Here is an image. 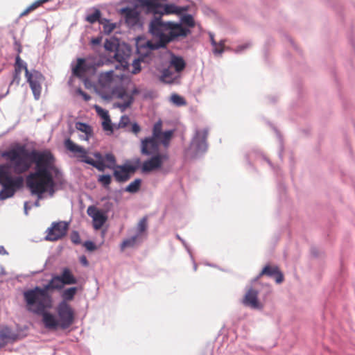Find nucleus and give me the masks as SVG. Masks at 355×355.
<instances>
[{"mask_svg": "<svg viewBox=\"0 0 355 355\" xmlns=\"http://www.w3.org/2000/svg\"><path fill=\"white\" fill-rule=\"evenodd\" d=\"M1 157L10 162L0 164V184L2 189L0 191V200H4L14 196L15 193L24 186L22 176H12L9 169L12 166L16 174L20 175L28 171L34 162L35 171L30 173L26 178V183L32 195L43 198V194L47 192L50 196L55 193V181L51 171L58 173L55 166V158L49 150L29 151L24 145H17L15 147L5 150Z\"/></svg>", "mask_w": 355, "mask_h": 355, "instance_id": "obj_1", "label": "nucleus"}, {"mask_svg": "<svg viewBox=\"0 0 355 355\" xmlns=\"http://www.w3.org/2000/svg\"><path fill=\"white\" fill-rule=\"evenodd\" d=\"M149 32L154 37H157L159 42L153 43L151 41H147L144 46L138 48L139 53H142L141 50L145 49L147 52L144 54L148 55L149 51L164 46L179 37H186L190 33L189 29L183 27L180 24L164 21L160 15H153L149 24Z\"/></svg>", "mask_w": 355, "mask_h": 355, "instance_id": "obj_2", "label": "nucleus"}, {"mask_svg": "<svg viewBox=\"0 0 355 355\" xmlns=\"http://www.w3.org/2000/svg\"><path fill=\"white\" fill-rule=\"evenodd\" d=\"M24 299L28 311L40 315L48 313L46 310L53 306L52 296L44 287L35 286L24 292Z\"/></svg>", "mask_w": 355, "mask_h": 355, "instance_id": "obj_3", "label": "nucleus"}, {"mask_svg": "<svg viewBox=\"0 0 355 355\" xmlns=\"http://www.w3.org/2000/svg\"><path fill=\"white\" fill-rule=\"evenodd\" d=\"M58 319L51 313L44 314L42 322L49 329H57L58 327L65 329L74 322L75 313L70 304L66 302H60L56 308Z\"/></svg>", "mask_w": 355, "mask_h": 355, "instance_id": "obj_4", "label": "nucleus"}, {"mask_svg": "<svg viewBox=\"0 0 355 355\" xmlns=\"http://www.w3.org/2000/svg\"><path fill=\"white\" fill-rule=\"evenodd\" d=\"M65 148L71 153L77 154V157L80 158V161L92 165L99 171H104L105 169V164L103 162V157L98 153H94V156L96 158V160H94L91 157H88L87 151L82 146L75 144L70 139H67L64 141Z\"/></svg>", "mask_w": 355, "mask_h": 355, "instance_id": "obj_5", "label": "nucleus"}, {"mask_svg": "<svg viewBox=\"0 0 355 355\" xmlns=\"http://www.w3.org/2000/svg\"><path fill=\"white\" fill-rule=\"evenodd\" d=\"M69 228V225L64 221L53 222L46 230V240L58 241L64 237Z\"/></svg>", "mask_w": 355, "mask_h": 355, "instance_id": "obj_6", "label": "nucleus"}, {"mask_svg": "<svg viewBox=\"0 0 355 355\" xmlns=\"http://www.w3.org/2000/svg\"><path fill=\"white\" fill-rule=\"evenodd\" d=\"M105 50L114 52V58L116 61L121 64L127 62L126 59L130 55V50L127 49V52H123L121 53L123 46H120L119 41L115 38L107 39L104 44Z\"/></svg>", "mask_w": 355, "mask_h": 355, "instance_id": "obj_7", "label": "nucleus"}, {"mask_svg": "<svg viewBox=\"0 0 355 355\" xmlns=\"http://www.w3.org/2000/svg\"><path fill=\"white\" fill-rule=\"evenodd\" d=\"M168 156L166 153H157L150 159L144 161L141 166L142 173H148L160 168L164 161L167 160Z\"/></svg>", "mask_w": 355, "mask_h": 355, "instance_id": "obj_8", "label": "nucleus"}, {"mask_svg": "<svg viewBox=\"0 0 355 355\" xmlns=\"http://www.w3.org/2000/svg\"><path fill=\"white\" fill-rule=\"evenodd\" d=\"M26 78L29 83L35 99L38 100L41 95L42 83L44 80L43 75L40 71L33 70Z\"/></svg>", "mask_w": 355, "mask_h": 355, "instance_id": "obj_9", "label": "nucleus"}, {"mask_svg": "<svg viewBox=\"0 0 355 355\" xmlns=\"http://www.w3.org/2000/svg\"><path fill=\"white\" fill-rule=\"evenodd\" d=\"M159 139L153 137H148L143 139L141 141V153L145 155H157L159 150Z\"/></svg>", "mask_w": 355, "mask_h": 355, "instance_id": "obj_10", "label": "nucleus"}, {"mask_svg": "<svg viewBox=\"0 0 355 355\" xmlns=\"http://www.w3.org/2000/svg\"><path fill=\"white\" fill-rule=\"evenodd\" d=\"M113 170L115 180L119 182H125L130 178V175L136 171L137 168L131 164H125L117 165Z\"/></svg>", "mask_w": 355, "mask_h": 355, "instance_id": "obj_11", "label": "nucleus"}, {"mask_svg": "<svg viewBox=\"0 0 355 355\" xmlns=\"http://www.w3.org/2000/svg\"><path fill=\"white\" fill-rule=\"evenodd\" d=\"M173 134V132L172 130L162 132V122L159 120L154 124L151 137L159 139L161 144H162L165 148H167Z\"/></svg>", "mask_w": 355, "mask_h": 355, "instance_id": "obj_12", "label": "nucleus"}, {"mask_svg": "<svg viewBox=\"0 0 355 355\" xmlns=\"http://www.w3.org/2000/svg\"><path fill=\"white\" fill-rule=\"evenodd\" d=\"M113 95L119 99L123 101V103H116V106L119 107L121 111L125 110L134 101L132 95H130L124 88H117L113 91Z\"/></svg>", "mask_w": 355, "mask_h": 355, "instance_id": "obj_13", "label": "nucleus"}, {"mask_svg": "<svg viewBox=\"0 0 355 355\" xmlns=\"http://www.w3.org/2000/svg\"><path fill=\"white\" fill-rule=\"evenodd\" d=\"M87 214L93 219V227L100 230L107 220V216L94 206H89L87 210Z\"/></svg>", "mask_w": 355, "mask_h": 355, "instance_id": "obj_14", "label": "nucleus"}, {"mask_svg": "<svg viewBox=\"0 0 355 355\" xmlns=\"http://www.w3.org/2000/svg\"><path fill=\"white\" fill-rule=\"evenodd\" d=\"M208 130L207 129L197 130L192 140V145L198 151H205L207 149V138Z\"/></svg>", "mask_w": 355, "mask_h": 355, "instance_id": "obj_15", "label": "nucleus"}, {"mask_svg": "<svg viewBox=\"0 0 355 355\" xmlns=\"http://www.w3.org/2000/svg\"><path fill=\"white\" fill-rule=\"evenodd\" d=\"M125 24L129 27L137 25L139 21V12L136 8H125L121 10Z\"/></svg>", "mask_w": 355, "mask_h": 355, "instance_id": "obj_16", "label": "nucleus"}, {"mask_svg": "<svg viewBox=\"0 0 355 355\" xmlns=\"http://www.w3.org/2000/svg\"><path fill=\"white\" fill-rule=\"evenodd\" d=\"M264 275L274 277L277 284L284 281V275L277 266L266 265L259 273L258 278Z\"/></svg>", "mask_w": 355, "mask_h": 355, "instance_id": "obj_17", "label": "nucleus"}, {"mask_svg": "<svg viewBox=\"0 0 355 355\" xmlns=\"http://www.w3.org/2000/svg\"><path fill=\"white\" fill-rule=\"evenodd\" d=\"M258 295L259 293L257 290L254 288H250L243 299V304L252 309H258L259 307Z\"/></svg>", "mask_w": 355, "mask_h": 355, "instance_id": "obj_18", "label": "nucleus"}, {"mask_svg": "<svg viewBox=\"0 0 355 355\" xmlns=\"http://www.w3.org/2000/svg\"><path fill=\"white\" fill-rule=\"evenodd\" d=\"M89 69L84 58H78L76 65L73 68V73L77 77H83Z\"/></svg>", "mask_w": 355, "mask_h": 355, "instance_id": "obj_19", "label": "nucleus"}, {"mask_svg": "<svg viewBox=\"0 0 355 355\" xmlns=\"http://www.w3.org/2000/svg\"><path fill=\"white\" fill-rule=\"evenodd\" d=\"M64 284L60 275L53 276L49 283L44 285L43 287L45 290L49 292V290H61L63 288Z\"/></svg>", "mask_w": 355, "mask_h": 355, "instance_id": "obj_20", "label": "nucleus"}, {"mask_svg": "<svg viewBox=\"0 0 355 355\" xmlns=\"http://www.w3.org/2000/svg\"><path fill=\"white\" fill-rule=\"evenodd\" d=\"M60 276L64 285H71L77 283V279L74 277L70 269L68 268H63Z\"/></svg>", "mask_w": 355, "mask_h": 355, "instance_id": "obj_21", "label": "nucleus"}, {"mask_svg": "<svg viewBox=\"0 0 355 355\" xmlns=\"http://www.w3.org/2000/svg\"><path fill=\"white\" fill-rule=\"evenodd\" d=\"M178 78L174 72L169 68L165 69L162 71L159 80L167 84H172Z\"/></svg>", "mask_w": 355, "mask_h": 355, "instance_id": "obj_22", "label": "nucleus"}, {"mask_svg": "<svg viewBox=\"0 0 355 355\" xmlns=\"http://www.w3.org/2000/svg\"><path fill=\"white\" fill-rule=\"evenodd\" d=\"M140 46H142L141 44H139L137 46V49ZM147 51L145 50V49H142L141 50V53H139V51L137 50V53L140 55V57L137 59V60H135L133 61V63H132V73H134V74H137L140 71H141V67H140V62L141 61H143L144 59L146 58V57H148L150 52L151 51H149L148 55H145L144 53H146Z\"/></svg>", "mask_w": 355, "mask_h": 355, "instance_id": "obj_23", "label": "nucleus"}, {"mask_svg": "<svg viewBox=\"0 0 355 355\" xmlns=\"http://www.w3.org/2000/svg\"><path fill=\"white\" fill-rule=\"evenodd\" d=\"M171 66L173 67L175 71L178 73L181 72L185 68L186 63L182 58L178 56H173L171 60Z\"/></svg>", "mask_w": 355, "mask_h": 355, "instance_id": "obj_24", "label": "nucleus"}, {"mask_svg": "<svg viewBox=\"0 0 355 355\" xmlns=\"http://www.w3.org/2000/svg\"><path fill=\"white\" fill-rule=\"evenodd\" d=\"M78 288L76 287H70L64 290L61 294V297L62 300L61 302H68L72 301L74 298V296L77 293Z\"/></svg>", "mask_w": 355, "mask_h": 355, "instance_id": "obj_25", "label": "nucleus"}, {"mask_svg": "<svg viewBox=\"0 0 355 355\" xmlns=\"http://www.w3.org/2000/svg\"><path fill=\"white\" fill-rule=\"evenodd\" d=\"M99 24L103 26V33L106 35L110 34L116 27L115 23H112L110 20L105 18L99 20Z\"/></svg>", "mask_w": 355, "mask_h": 355, "instance_id": "obj_26", "label": "nucleus"}, {"mask_svg": "<svg viewBox=\"0 0 355 355\" xmlns=\"http://www.w3.org/2000/svg\"><path fill=\"white\" fill-rule=\"evenodd\" d=\"M15 70L17 71L18 72H21L22 70H24L25 71V76H28L31 72L28 71L27 68V64L25 63L20 56L17 55L15 58Z\"/></svg>", "mask_w": 355, "mask_h": 355, "instance_id": "obj_27", "label": "nucleus"}, {"mask_svg": "<svg viewBox=\"0 0 355 355\" xmlns=\"http://www.w3.org/2000/svg\"><path fill=\"white\" fill-rule=\"evenodd\" d=\"M76 128L77 130L85 133V139L88 140L92 135V129L90 125L87 123L78 122L76 123Z\"/></svg>", "mask_w": 355, "mask_h": 355, "instance_id": "obj_28", "label": "nucleus"}, {"mask_svg": "<svg viewBox=\"0 0 355 355\" xmlns=\"http://www.w3.org/2000/svg\"><path fill=\"white\" fill-rule=\"evenodd\" d=\"M141 180L140 179H135L125 188V191L135 193H137L141 187Z\"/></svg>", "mask_w": 355, "mask_h": 355, "instance_id": "obj_29", "label": "nucleus"}, {"mask_svg": "<svg viewBox=\"0 0 355 355\" xmlns=\"http://www.w3.org/2000/svg\"><path fill=\"white\" fill-rule=\"evenodd\" d=\"M103 162H107V164H105V168L113 169L117 165H116V158L114 155L112 153H107L105 154Z\"/></svg>", "mask_w": 355, "mask_h": 355, "instance_id": "obj_30", "label": "nucleus"}, {"mask_svg": "<svg viewBox=\"0 0 355 355\" xmlns=\"http://www.w3.org/2000/svg\"><path fill=\"white\" fill-rule=\"evenodd\" d=\"M137 236H132L131 238L125 239L121 244V250L123 251L126 248H132L137 243Z\"/></svg>", "mask_w": 355, "mask_h": 355, "instance_id": "obj_31", "label": "nucleus"}, {"mask_svg": "<svg viewBox=\"0 0 355 355\" xmlns=\"http://www.w3.org/2000/svg\"><path fill=\"white\" fill-rule=\"evenodd\" d=\"M171 101L178 106H182L187 104L185 99L177 94H173L171 95Z\"/></svg>", "mask_w": 355, "mask_h": 355, "instance_id": "obj_32", "label": "nucleus"}, {"mask_svg": "<svg viewBox=\"0 0 355 355\" xmlns=\"http://www.w3.org/2000/svg\"><path fill=\"white\" fill-rule=\"evenodd\" d=\"M101 19V11L99 10H96L92 14L87 15L86 17V20L90 24H94L96 21L99 22Z\"/></svg>", "mask_w": 355, "mask_h": 355, "instance_id": "obj_33", "label": "nucleus"}, {"mask_svg": "<svg viewBox=\"0 0 355 355\" xmlns=\"http://www.w3.org/2000/svg\"><path fill=\"white\" fill-rule=\"evenodd\" d=\"M181 21L189 28H193L195 26L193 17L189 14L183 15L181 18Z\"/></svg>", "mask_w": 355, "mask_h": 355, "instance_id": "obj_34", "label": "nucleus"}, {"mask_svg": "<svg viewBox=\"0 0 355 355\" xmlns=\"http://www.w3.org/2000/svg\"><path fill=\"white\" fill-rule=\"evenodd\" d=\"M148 227V218L143 217L137 224V231L139 234L144 232Z\"/></svg>", "mask_w": 355, "mask_h": 355, "instance_id": "obj_35", "label": "nucleus"}, {"mask_svg": "<svg viewBox=\"0 0 355 355\" xmlns=\"http://www.w3.org/2000/svg\"><path fill=\"white\" fill-rule=\"evenodd\" d=\"M98 181L105 187L107 188L111 184L112 178L110 175H102L98 178Z\"/></svg>", "mask_w": 355, "mask_h": 355, "instance_id": "obj_36", "label": "nucleus"}, {"mask_svg": "<svg viewBox=\"0 0 355 355\" xmlns=\"http://www.w3.org/2000/svg\"><path fill=\"white\" fill-rule=\"evenodd\" d=\"M213 46V53L215 55H220L224 51L225 48V41L220 40L219 42H217L216 46Z\"/></svg>", "mask_w": 355, "mask_h": 355, "instance_id": "obj_37", "label": "nucleus"}, {"mask_svg": "<svg viewBox=\"0 0 355 355\" xmlns=\"http://www.w3.org/2000/svg\"><path fill=\"white\" fill-rule=\"evenodd\" d=\"M94 108H95V110L96 112V113L98 114V115L103 119H105L108 117H110L109 116V114H108V112L104 109H103L102 107H101L100 106L98 105H95L94 106Z\"/></svg>", "mask_w": 355, "mask_h": 355, "instance_id": "obj_38", "label": "nucleus"}, {"mask_svg": "<svg viewBox=\"0 0 355 355\" xmlns=\"http://www.w3.org/2000/svg\"><path fill=\"white\" fill-rule=\"evenodd\" d=\"M102 126H103V128L104 130L110 131L111 133H112L113 129H112V122H111L110 117L103 120Z\"/></svg>", "mask_w": 355, "mask_h": 355, "instance_id": "obj_39", "label": "nucleus"}, {"mask_svg": "<svg viewBox=\"0 0 355 355\" xmlns=\"http://www.w3.org/2000/svg\"><path fill=\"white\" fill-rule=\"evenodd\" d=\"M130 123V118L128 116H122L119 123V128H126Z\"/></svg>", "mask_w": 355, "mask_h": 355, "instance_id": "obj_40", "label": "nucleus"}, {"mask_svg": "<svg viewBox=\"0 0 355 355\" xmlns=\"http://www.w3.org/2000/svg\"><path fill=\"white\" fill-rule=\"evenodd\" d=\"M20 81H21V72H18L17 71L15 70L14 73H13L12 80L10 85L16 84L17 85H19L20 83Z\"/></svg>", "mask_w": 355, "mask_h": 355, "instance_id": "obj_41", "label": "nucleus"}, {"mask_svg": "<svg viewBox=\"0 0 355 355\" xmlns=\"http://www.w3.org/2000/svg\"><path fill=\"white\" fill-rule=\"evenodd\" d=\"M71 240L75 244L80 243V238L78 232H73L71 234Z\"/></svg>", "mask_w": 355, "mask_h": 355, "instance_id": "obj_42", "label": "nucleus"}, {"mask_svg": "<svg viewBox=\"0 0 355 355\" xmlns=\"http://www.w3.org/2000/svg\"><path fill=\"white\" fill-rule=\"evenodd\" d=\"M112 77H113V72L109 71V72H107L101 76V81L105 80L107 82H110L112 80Z\"/></svg>", "mask_w": 355, "mask_h": 355, "instance_id": "obj_43", "label": "nucleus"}, {"mask_svg": "<svg viewBox=\"0 0 355 355\" xmlns=\"http://www.w3.org/2000/svg\"><path fill=\"white\" fill-rule=\"evenodd\" d=\"M83 245L88 251H94L96 249L95 244L90 241H85Z\"/></svg>", "mask_w": 355, "mask_h": 355, "instance_id": "obj_44", "label": "nucleus"}, {"mask_svg": "<svg viewBox=\"0 0 355 355\" xmlns=\"http://www.w3.org/2000/svg\"><path fill=\"white\" fill-rule=\"evenodd\" d=\"M77 93L80 94L85 101H88L91 99V96L80 89L77 90Z\"/></svg>", "mask_w": 355, "mask_h": 355, "instance_id": "obj_45", "label": "nucleus"}, {"mask_svg": "<svg viewBox=\"0 0 355 355\" xmlns=\"http://www.w3.org/2000/svg\"><path fill=\"white\" fill-rule=\"evenodd\" d=\"M140 130H141V128L137 123H134L132 124L131 130H130V131L132 132L137 135L140 132Z\"/></svg>", "mask_w": 355, "mask_h": 355, "instance_id": "obj_46", "label": "nucleus"}, {"mask_svg": "<svg viewBox=\"0 0 355 355\" xmlns=\"http://www.w3.org/2000/svg\"><path fill=\"white\" fill-rule=\"evenodd\" d=\"M101 40H102V37H94V38H92V40H91V43L96 46V45H98L101 44Z\"/></svg>", "mask_w": 355, "mask_h": 355, "instance_id": "obj_47", "label": "nucleus"}, {"mask_svg": "<svg viewBox=\"0 0 355 355\" xmlns=\"http://www.w3.org/2000/svg\"><path fill=\"white\" fill-rule=\"evenodd\" d=\"M80 262L84 266H87L89 265V262L87 259V257L84 255L80 257Z\"/></svg>", "mask_w": 355, "mask_h": 355, "instance_id": "obj_48", "label": "nucleus"}, {"mask_svg": "<svg viewBox=\"0 0 355 355\" xmlns=\"http://www.w3.org/2000/svg\"><path fill=\"white\" fill-rule=\"evenodd\" d=\"M209 36H210V42H211V45L216 46L217 42L214 40V35L212 34H210Z\"/></svg>", "mask_w": 355, "mask_h": 355, "instance_id": "obj_49", "label": "nucleus"}, {"mask_svg": "<svg viewBox=\"0 0 355 355\" xmlns=\"http://www.w3.org/2000/svg\"><path fill=\"white\" fill-rule=\"evenodd\" d=\"M0 254H1V255L8 254L7 251L6 250V249L4 248V247H3V246H2V245H0Z\"/></svg>", "mask_w": 355, "mask_h": 355, "instance_id": "obj_50", "label": "nucleus"}, {"mask_svg": "<svg viewBox=\"0 0 355 355\" xmlns=\"http://www.w3.org/2000/svg\"><path fill=\"white\" fill-rule=\"evenodd\" d=\"M139 93V91L138 89L137 88H134L132 92H131V94H129L130 95H132V97L134 98V96L135 95H137Z\"/></svg>", "mask_w": 355, "mask_h": 355, "instance_id": "obj_51", "label": "nucleus"}, {"mask_svg": "<svg viewBox=\"0 0 355 355\" xmlns=\"http://www.w3.org/2000/svg\"><path fill=\"white\" fill-rule=\"evenodd\" d=\"M248 46L246 45V46H239L238 49H237V51H241L242 50H243L244 49L247 48Z\"/></svg>", "mask_w": 355, "mask_h": 355, "instance_id": "obj_52", "label": "nucleus"}, {"mask_svg": "<svg viewBox=\"0 0 355 355\" xmlns=\"http://www.w3.org/2000/svg\"><path fill=\"white\" fill-rule=\"evenodd\" d=\"M37 201L35 202V205L36 207H39V206H40V200L41 199H39L37 196Z\"/></svg>", "mask_w": 355, "mask_h": 355, "instance_id": "obj_53", "label": "nucleus"}, {"mask_svg": "<svg viewBox=\"0 0 355 355\" xmlns=\"http://www.w3.org/2000/svg\"><path fill=\"white\" fill-rule=\"evenodd\" d=\"M26 205H27V202H25V209H26V213L27 214V211H26Z\"/></svg>", "mask_w": 355, "mask_h": 355, "instance_id": "obj_54", "label": "nucleus"}]
</instances>
